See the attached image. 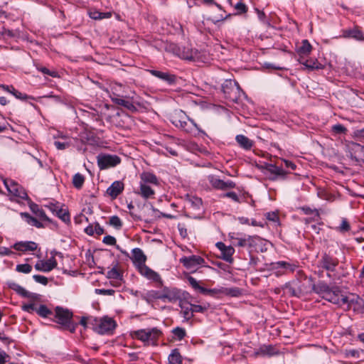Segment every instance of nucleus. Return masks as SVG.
Here are the masks:
<instances>
[{"label":"nucleus","instance_id":"63","mask_svg":"<svg viewBox=\"0 0 364 364\" xmlns=\"http://www.w3.org/2000/svg\"><path fill=\"white\" fill-rule=\"evenodd\" d=\"M95 292L97 294L102 295H109L112 296L114 294V290L113 289H96Z\"/></svg>","mask_w":364,"mask_h":364},{"label":"nucleus","instance_id":"10","mask_svg":"<svg viewBox=\"0 0 364 364\" xmlns=\"http://www.w3.org/2000/svg\"><path fill=\"white\" fill-rule=\"evenodd\" d=\"M110 98L114 104L122 106L132 112L137 111L136 106L134 105V102L129 98H124L123 96H120L114 92L110 95Z\"/></svg>","mask_w":364,"mask_h":364},{"label":"nucleus","instance_id":"24","mask_svg":"<svg viewBox=\"0 0 364 364\" xmlns=\"http://www.w3.org/2000/svg\"><path fill=\"white\" fill-rule=\"evenodd\" d=\"M139 183L144 184L158 185L159 180L155 174L148 171H144L140 174Z\"/></svg>","mask_w":364,"mask_h":364},{"label":"nucleus","instance_id":"19","mask_svg":"<svg viewBox=\"0 0 364 364\" xmlns=\"http://www.w3.org/2000/svg\"><path fill=\"white\" fill-rule=\"evenodd\" d=\"M139 272L142 276H144V277L149 280H152L154 282H159L161 284L162 282L160 275L157 272L150 269L146 265L142 266L139 269Z\"/></svg>","mask_w":364,"mask_h":364},{"label":"nucleus","instance_id":"15","mask_svg":"<svg viewBox=\"0 0 364 364\" xmlns=\"http://www.w3.org/2000/svg\"><path fill=\"white\" fill-rule=\"evenodd\" d=\"M217 248L221 252V258L229 263H232L233 261L232 255L235 253V249L232 246H226L222 242H218L215 244Z\"/></svg>","mask_w":364,"mask_h":364},{"label":"nucleus","instance_id":"12","mask_svg":"<svg viewBox=\"0 0 364 364\" xmlns=\"http://www.w3.org/2000/svg\"><path fill=\"white\" fill-rule=\"evenodd\" d=\"M208 180L211 186L218 190H226L228 188H233L235 187V183L232 181H224L214 175L208 176Z\"/></svg>","mask_w":364,"mask_h":364},{"label":"nucleus","instance_id":"47","mask_svg":"<svg viewBox=\"0 0 364 364\" xmlns=\"http://www.w3.org/2000/svg\"><path fill=\"white\" fill-rule=\"evenodd\" d=\"M109 224L117 229H119L122 226L121 219L117 215L112 216L109 218Z\"/></svg>","mask_w":364,"mask_h":364},{"label":"nucleus","instance_id":"60","mask_svg":"<svg viewBox=\"0 0 364 364\" xmlns=\"http://www.w3.org/2000/svg\"><path fill=\"white\" fill-rule=\"evenodd\" d=\"M102 242L108 245H114L116 244L117 240L113 236L106 235L104 237Z\"/></svg>","mask_w":364,"mask_h":364},{"label":"nucleus","instance_id":"45","mask_svg":"<svg viewBox=\"0 0 364 364\" xmlns=\"http://www.w3.org/2000/svg\"><path fill=\"white\" fill-rule=\"evenodd\" d=\"M222 294L225 295H230L232 296H237L240 294V290L237 288H223L222 287Z\"/></svg>","mask_w":364,"mask_h":364},{"label":"nucleus","instance_id":"17","mask_svg":"<svg viewBox=\"0 0 364 364\" xmlns=\"http://www.w3.org/2000/svg\"><path fill=\"white\" fill-rule=\"evenodd\" d=\"M146 257L143 251L139 248H134L132 250V261L138 270L142 267L145 266Z\"/></svg>","mask_w":364,"mask_h":364},{"label":"nucleus","instance_id":"43","mask_svg":"<svg viewBox=\"0 0 364 364\" xmlns=\"http://www.w3.org/2000/svg\"><path fill=\"white\" fill-rule=\"evenodd\" d=\"M174 337L178 341H181L186 335V330L183 328L176 327L172 330Z\"/></svg>","mask_w":364,"mask_h":364},{"label":"nucleus","instance_id":"57","mask_svg":"<svg viewBox=\"0 0 364 364\" xmlns=\"http://www.w3.org/2000/svg\"><path fill=\"white\" fill-rule=\"evenodd\" d=\"M36 308H37V306L33 303L24 304L22 306V309L24 311H26L28 313H32L33 311L36 312Z\"/></svg>","mask_w":364,"mask_h":364},{"label":"nucleus","instance_id":"35","mask_svg":"<svg viewBox=\"0 0 364 364\" xmlns=\"http://www.w3.org/2000/svg\"><path fill=\"white\" fill-rule=\"evenodd\" d=\"M169 364H181L182 359L181 355L178 349L175 348L171 350V353L169 354L168 358Z\"/></svg>","mask_w":364,"mask_h":364},{"label":"nucleus","instance_id":"25","mask_svg":"<svg viewBox=\"0 0 364 364\" xmlns=\"http://www.w3.org/2000/svg\"><path fill=\"white\" fill-rule=\"evenodd\" d=\"M298 61L309 70H321L323 67L316 59L310 58L306 60L298 59Z\"/></svg>","mask_w":364,"mask_h":364},{"label":"nucleus","instance_id":"2","mask_svg":"<svg viewBox=\"0 0 364 364\" xmlns=\"http://www.w3.org/2000/svg\"><path fill=\"white\" fill-rule=\"evenodd\" d=\"M161 335V331L157 327L141 328L130 332L132 338L141 341L144 346H157L158 340Z\"/></svg>","mask_w":364,"mask_h":364},{"label":"nucleus","instance_id":"18","mask_svg":"<svg viewBox=\"0 0 364 364\" xmlns=\"http://www.w3.org/2000/svg\"><path fill=\"white\" fill-rule=\"evenodd\" d=\"M124 183L120 181H114L107 189L106 193L112 199L116 198L124 190Z\"/></svg>","mask_w":364,"mask_h":364},{"label":"nucleus","instance_id":"13","mask_svg":"<svg viewBox=\"0 0 364 364\" xmlns=\"http://www.w3.org/2000/svg\"><path fill=\"white\" fill-rule=\"evenodd\" d=\"M57 267V261L54 256L47 260H38L35 264L37 271L49 272Z\"/></svg>","mask_w":364,"mask_h":364},{"label":"nucleus","instance_id":"46","mask_svg":"<svg viewBox=\"0 0 364 364\" xmlns=\"http://www.w3.org/2000/svg\"><path fill=\"white\" fill-rule=\"evenodd\" d=\"M16 270L18 272L28 274L32 270V267L28 264H18L16 267Z\"/></svg>","mask_w":364,"mask_h":364},{"label":"nucleus","instance_id":"58","mask_svg":"<svg viewBox=\"0 0 364 364\" xmlns=\"http://www.w3.org/2000/svg\"><path fill=\"white\" fill-rule=\"evenodd\" d=\"M90 318H95L93 316H82L80 321V324L85 328L87 327L88 324H90L92 326V321L90 320Z\"/></svg>","mask_w":364,"mask_h":364},{"label":"nucleus","instance_id":"41","mask_svg":"<svg viewBox=\"0 0 364 364\" xmlns=\"http://www.w3.org/2000/svg\"><path fill=\"white\" fill-rule=\"evenodd\" d=\"M85 182V177L80 173H77L73 176V184L77 189H80Z\"/></svg>","mask_w":364,"mask_h":364},{"label":"nucleus","instance_id":"36","mask_svg":"<svg viewBox=\"0 0 364 364\" xmlns=\"http://www.w3.org/2000/svg\"><path fill=\"white\" fill-rule=\"evenodd\" d=\"M21 216L24 218V220L26 221L28 224L36 227L38 228H41L43 227V224L36 218L31 216L29 213H21Z\"/></svg>","mask_w":364,"mask_h":364},{"label":"nucleus","instance_id":"32","mask_svg":"<svg viewBox=\"0 0 364 364\" xmlns=\"http://www.w3.org/2000/svg\"><path fill=\"white\" fill-rule=\"evenodd\" d=\"M343 36L346 38H354L358 41H362L364 39L362 31L358 28L346 30L343 32Z\"/></svg>","mask_w":364,"mask_h":364},{"label":"nucleus","instance_id":"8","mask_svg":"<svg viewBox=\"0 0 364 364\" xmlns=\"http://www.w3.org/2000/svg\"><path fill=\"white\" fill-rule=\"evenodd\" d=\"M323 299L338 306L343 305L346 301V296L341 294L340 288L336 286L331 287L326 295L323 296Z\"/></svg>","mask_w":364,"mask_h":364},{"label":"nucleus","instance_id":"21","mask_svg":"<svg viewBox=\"0 0 364 364\" xmlns=\"http://www.w3.org/2000/svg\"><path fill=\"white\" fill-rule=\"evenodd\" d=\"M320 264L322 268L333 272L338 264V261L336 258L325 254L320 261Z\"/></svg>","mask_w":364,"mask_h":364},{"label":"nucleus","instance_id":"6","mask_svg":"<svg viewBox=\"0 0 364 364\" xmlns=\"http://www.w3.org/2000/svg\"><path fill=\"white\" fill-rule=\"evenodd\" d=\"M3 183L10 195L21 199H26L27 198V193L25 190L14 180L4 178Z\"/></svg>","mask_w":364,"mask_h":364},{"label":"nucleus","instance_id":"30","mask_svg":"<svg viewBox=\"0 0 364 364\" xmlns=\"http://www.w3.org/2000/svg\"><path fill=\"white\" fill-rule=\"evenodd\" d=\"M9 287L24 298H29L31 294L18 284L11 282L8 284Z\"/></svg>","mask_w":364,"mask_h":364},{"label":"nucleus","instance_id":"38","mask_svg":"<svg viewBox=\"0 0 364 364\" xmlns=\"http://www.w3.org/2000/svg\"><path fill=\"white\" fill-rule=\"evenodd\" d=\"M89 16L92 19L101 20L103 18H110L112 14L110 12H100L97 10H94V11H90L89 12Z\"/></svg>","mask_w":364,"mask_h":364},{"label":"nucleus","instance_id":"26","mask_svg":"<svg viewBox=\"0 0 364 364\" xmlns=\"http://www.w3.org/2000/svg\"><path fill=\"white\" fill-rule=\"evenodd\" d=\"M235 140L240 147L245 150H250L254 145L253 141L243 134L237 135Z\"/></svg>","mask_w":364,"mask_h":364},{"label":"nucleus","instance_id":"39","mask_svg":"<svg viewBox=\"0 0 364 364\" xmlns=\"http://www.w3.org/2000/svg\"><path fill=\"white\" fill-rule=\"evenodd\" d=\"M31 209L32 212L33 213H35V215L38 218H41L43 220H46V221L49 220V219L47 217L45 211L43 209L40 208L38 205L32 204L31 205Z\"/></svg>","mask_w":364,"mask_h":364},{"label":"nucleus","instance_id":"4","mask_svg":"<svg viewBox=\"0 0 364 364\" xmlns=\"http://www.w3.org/2000/svg\"><path fill=\"white\" fill-rule=\"evenodd\" d=\"M173 50L178 57L183 60L199 61L201 59L200 53L189 44L174 46Z\"/></svg>","mask_w":364,"mask_h":364},{"label":"nucleus","instance_id":"59","mask_svg":"<svg viewBox=\"0 0 364 364\" xmlns=\"http://www.w3.org/2000/svg\"><path fill=\"white\" fill-rule=\"evenodd\" d=\"M232 239L235 240L236 241V243L235 244L237 246L239 247H247V237L242 238V237H232Z\"/></svg>","mask_w":364,"mask_h":364},{"label":"nucleus","instance_id":"22","mask_svg":"<svg viewBox=\"0 0 364 364\" xmlns=\"http://www.w3.org/2000/svg\"><path fill=\"white\" fill-rule=\"evenodd\" d=\"M149 72L154 77L166 82L169 85L173 84L176 82V76L168 73L161 72L156 70H149Z\"/></svg>","mask_w":364,"mask_h":364},{"label":"nucleus","instance_id":"33","mask_svg":"<svg viewBox=\"0 0 364 364\" xmlns=\"http://www.w3.org/2000/svg\"><path fill=\"white\" fill-rule=\"evenodd\" d=\"M273 269H284L285 270H288L290 272H293L295 270V268L296 267V265L293 264H290L289 262H284V261H279L277 262L274 263L273 264Z\"/></svg>","mask_w":364,"mask_h":364},{"label":"nucleus","instance_id":"7","mask_svg":"<svg viewBox=\"0 0 364 364\" xmlns=\"http://www.w3.org/2000/svg\"><path fill=\"white\" fill-rule=\"evenodd\" d=\"M180 262L191 272L196 271L199 267L203 266L205 263L204 259L198 255L183 257L180 259Z\"/></svg>","mask_w":364,"mask_h":364},{"label":"nucleus","instance_id":"37","mask_svg":"<svg viewBox=\"0 0 364 364\" xmlns=\"http://www.w3.org/2000/svg\"><path fill=\"white\" fill-rule=\"evenodd\" d=\"M107 277L108 279H115L117 283L116 286L119 285L122 280V276L116 267H113L107 272Z\"/></svg>","mask_w":364,"mask_h":364},{"label":"nucleus","instance_id":"23","mask_svg":"<svg viewBox=\"0 0 364 364\" xmlns=\"http://www.w3.org/2000/svg\"><path fill=\"white\" fill-rule=\"evenodd\" d=\"M312 46L308 40H303L301 45L297 48L296 52L299 56V59H304L307 57L311 52Z\"/></svg>","mask_w":364,"mask_h":364},{"label":"nucleus","instance_id":"28","mask_svg":"<svg viewBox=\"0 0 364 364\" xmlns=\"http://www.w3.org/2000/svg\"><path fill=\"white\" fill-rule=\"evenodd\" d=\"M1 87L5 91L11 93L18 100L24 101L28 99H33L32 97L28 96L26 94L22 93V92H19L18 90H16L13 86L3 85Z\"/></svg>","mask_w":364,"mask_h":364},{"label":"nucleus","instance_id":"9","mask_svg":"<svg viewBox=\"0 0 364 364\" xmlns=\"http://www.w3.org/2000/svg\"><path fill=\"white\" fill-rule=\"evenodd\" d=\"M344 304H347L348 308L352 309L355 312H364V300L358 295L352 294L350 296H346Z\"/></svg>","mask_w":364,"mask_h":364},{"label":"nucleus","instance_id":"62","mask_svg":"<svg viewBox=\"0 0 364 364\" xmlns=\"http://www.w3.org/2000/svg\"><path fill=\"white\" fill-rule=\"evenodd\" d=\"M57 216L64 222L70 221L69 214L63 209H60V211H58Z\"/></svg>","mask_w":364,"mask_h":364},{"label":"nucleus","instance_id":"16","mask_svg":"<svg viewBox=\"0 0 364 364\" xmlns=\"http://www.w3.org/2000/svg\"><path fill=\"white\" fill-rule=\"evenodd\" d=\"M55 318L56 319L55 321L61 326L68 323V321L72 319L73 313L68 309L58 306L55 308Z\"/></svg>","mask_w":364,"mask_h":364},{"label":"nucleus","instance_id":"48","mask_svg":"<svg viewBox=\"0 0 364 364\" xmlns=\"http://www.w3.org/2000/svg\"><path fill=\"white\" fill-rule=\"evenodd\" d=\"M190 306L192 314L193 313H204L208 309V306H206L198 304H190Z\"/></svg>","mask_w":364,"mask_h":364},{"label":"nucleus","instance_id":"52","mask_svg":"<svg viewBox=\"0 0 364 364\" xmlns=\"http://www.w3.org/2000/svg\"><path fill=\"white\" fill-rule=\"evenodd\" d=\"M188 281L190 285L196 290H198L201 293V288L203 287L200 286L198 281L193 278V277H188Z\"/></svg>","mask_w":364,"mask_h":364},{"label":"nucleus","instance_id":"61","mask_svg":"<svg viewBox=\"0 0 364 364\" xmlns=\"http://www.w3.org/2000/svg\"><path fill=\"white\" fill-rule=\"evenodd\" d=\"M54 145L58 150H63V149H65L66 148H68L70 145V142H69V141L60 142L58 141H55L54 142Z\"/></svg>","mask_w":364,"mask_h":364},{"label":"nucleus","instance_id":"3","mask_svg":"<svg viewBox=\"0 0 364 364\" xmlns=\"http://www.w3.org/2000/svg\"><path fill=\"white\" fill-rule=\"evenodd\" d=\"M90 320L92 321L93 330L101 335L112 334L117 326L116 321L109 316L100 318L95 317Z\"/></svg>","mask_w":364,"mask_h":364},{"label":"nucleus","instance_id":"53","mask_svg":"<svg viewBox=\"0 0 364 364\" xmlns=\"http://www.w3.org/2000/svg\"><path fill=\"white\" fill-rule=\"evenodd\" d=\"M222 196L229 198L232 199L233 201L237 202V203L242 202L240 197L237 195L236 193H235L233 191H230V192L224 193L222 195Z\"/></svg>","mask_w":364,"mask_h":364},{"label":"nucleus","instance_id":"27","mask_svg":"<svg viewBox=\"0 0 364 364\" xmlns=\"http://www.w3.org/2000/svg\"><path fill=\"white\" fill-rule=\"evenodd\" d=\"M278 353L279 351L272 345L262 346L256 352V355L262 356H273Z\"/></svg>","mask_w":364,"mask_h":364},{"label":"nucleus","instance_id":"1","mask_svg":"<svg viewBox=\"0 0 364 364\" xmlns=\"http://www.w3.org/2000/svg\"><path fill=\"white\" fill-rule=\"evenodd\" d=\"M169 120L176 128L186 134L196 135L197 132L204 133L198 124L181 109L171 113Z\"/></svg>","mask_w":364,"mask_h":364},{"label":"nucleus","instance_id":"31","mask_svg":"<svg viewBox=\"0 0 364 364\" xmlns=\"http://www.w3.org/2000/svg\"><path fill=\"white\" fill-rule=\"evenodd\" d=\"M312 289L315 293L319 294L323 299V296L326 295L331 287L326 283L319 282L314 284Z\"/></svg>","mask_w":364,"mask_h":364},{"label":"nucleus","instance_id":"40","mask_svg":"<svg viewBox=\"0 0 364 364\" xmlns=\"http://www.w3.org/2000/svg\"><path fill=\"white\" fill-rule=\"evenodd\" d=\"M262 239L258 236H247V247L251 249L257 250V246L262 243Z\"/></svg>","mask_w":364,"mask_h":364},{"label":"nucleus","instance_id":"56","mask_svg":"<svg viewBox=\"0 0 364 364\" xmlns=\"http://www.w3.org/2000/svg\"><path fill=\"white\" fill-rule=\"evenodd\" d=\"M235 9L237 10L238 14H244L247 11V6L242 1L236 4Z\"/></svg>","mask_w":364,"mask_h":364},{"label":"nucleus","instance_id":"51","mask_svg":"<svg viewBox=\"0 0 364 364\" xmlns=\"http://www.w3.org/2000/svg\"><path fill=\"white\" fill-rule=\"evenodd\" d=\"M33 279L36 282L41 284L45 286L47 285L48 283V278L43 275L34 274L33 275Z\"/></svg>","mask_w":364,"mask_h":364},{"label":"nucleus","instance_id":"11","mask_svg":"<svg viewBox=\"0 0 364 364\" xmlns=\"http://www.w3.org/2000/svg\"><path fill=\"white\" fill-rule=\"evenodd\" d=\"M265 174L268 176L272 181H275L279 178H284L287 172L282 168L272 164L265 165Z\"/></svg>","mask_w":364,"mask_h":364},{"label":"nucleus","instance_id":"50","mask_svg":"<svg viewBox=\"0 0 364 364\" xmlns=\"http://www.w3.org/2000/svg\"><path fill=\"white\" fill-rule=\"evenodd\" d=\"M222 287L220 289H206L205 287L201 288V293L209 295H215L218 294H222Z\"/></svg>","mask_w":364,"mask_h":364},{"label":"nucleus","instance_id":"29","mask_svg":"<svg viewBox=\"0 0 364 364\" xmlns=\"http://www.w3.org/2000/svg\"><path fill=\"white\" fill-rule=\"evenodd\" d=\"M137 194L147 199L152 198L155 194V191L149 185L139 183V191L137 192Z\"/></svg>","mask_w":364,"mask_h":364},{"label":"nucleus","instance_id":"42","mask_svg":"<svg viewBox=\"0 0 364 364\" xmlns=\"http://www.w3.org/2000/svg\"><path fill=\"white\" fill-rule=\"evenodd\" d=\"M36 313L43 318H47L52 315V311L44 304L40 305L36 308Z\"/></svg>","mask_w":364,"mask_h":364},{"label":"nucleus","instance_id":"44","mask_svg":"<svg viewBox=\"0 0 364 364\" xmlns=\"http://www.w3.org/2000/svg\"><path fill=\"white\" fill-rule=\"evenodd\" d=\"M188 200L191 205L196 209H199L202 205V200L198 197L188 196Z\"/></svg>","mask_w":364,"mask_h":364},{"label":"nucleus","instance_id":"49","mask_svg":"<svg viewBox=\"0 0 364 364\" xmlns=\"http://www.w3.org/2000/svg\"><path fill=\"white\" fill-rule=\"evenodd\" d=\"M338 230L341 232H346L350 230V225L346 218L342 219L341 223L340 226L338 228Z\"/></svg>","mask_w":364,"mask_h":364},{"label":"nucleus","instance_id":"34","mask_svg":"<svg viewBox=\"0 0 364 364\" xmlns=\"http://www.w3.org/2000/svg\"><path fill=\"white\" fill-rule=\"evenodd\" d=\"M146 299L148 301H153L154 300L163 301V289L159 290H150L146 294Z\"/></svg>","mask_w":364,"mask_h":364},{"label":"nucleus","instance_id":"5","mask_svg":"<svg viewBox=\"0 0 364 364\" xmlns=\"http://www.w3.org/2000/svg\"><path fill=\"white\" fill-rule=\"evenodd\" d=\"M97 161L100 169L103 170L116 166L121 159L115 154H100L97 156Z\"/></svg>","mask_w":364,"mask_h":364},{"label":"nucleus","instance_id":"64","mask_svg":"<svg viewBox=\"0 0 364 364\" xmlns=\"http://www.w3.org/2000/svg\"><path fill=\"white\" fill-rule=\"evenodd\" d=\"M39 70L42 73L48 75L53 77H55L58 76V73L56 71H54V70L51 71L45 67H42V68H39Z\"/></svg>","mask_w":364,"mask_h":364},{"label":"nucleus","instance_id":"55","mask_svg":"<svg viewBox=\"0 0 364 364\" xmlns=\"http://www.w3.org/2000/svg\"><path fill=\"white\" fill-rule=\"evenodd\" d=\"M332 131L336 134H343L346 133L347 129L343 125L341 124H336L332 127Z\"/></svg>","mask_w":364,"mask_h":364},{"label":"nucleus","instance_id":"20","mask_svg":"<svg viewBox=\"0 0 364 364\" xmlns=\"http://www.w3.org/2000/svg\"><path fill=\"white\" fill-rule=\"evenodd\" d=\"M13 247L21 252L35 251L38 249V244L33 241H21L16 242Z\"/></svg>","mask_w":364,"mask_h":364},{"label":"nucleus","instance_id":"14","mask_svg":"<svg viewBox=\"0 0 364 364\" xmlns=\"http://www.w3.org/2000/svg\"><path fill=\"white\" fill-rule=\"evenodd\" d=\"M181 297V292L179 289L176 288L164 287L163 289V301L174 303L180 300Z\"/></svg>","mask_w":364,"mask_h":364},{"label":"nucleus","instance_id":"54","mask_svg":"<svg viewBox=\"0 0 364 364\" xmlns=\"http://www.w3.org/2000/svg\"><path fill=\"white\" fill-rule=\"evenodd\" d=\"M265 218L267 220L274 222V223H278V221H279V216L276 212L267 213L265 214Z\"/></svg>","mask_w":364,"mask_h":364}]
</instances>
